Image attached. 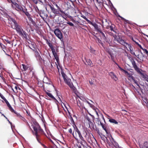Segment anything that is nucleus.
Here are the masks:
<instances>
[{"instance_id":"nucleus-27","label":"nucleus","mask_w":148,"mask_h":148,"mask_svg":"<svg viewBox=\"0 0 148 148\" xmlns=\"http://www.w3.org/2000/svg\"><path fill=\"white\" fill-rule=\"evenodd\" d=\"M47 43L50 47L51 49H53L54 47H53L52 44L50 42H49L48 40H47Z\"/></svg>"},{"instance_id":"nucleus-47","label":"nucleus","mask_w":148,"mask_h":148,"mask_svg":"<svg viewBox=\"0 0 148 148\" xmlns=\"http://www.w3.org/2000/svg\"><path fill=\"white\" fill-rule=\"evenodd\" d=\"M130 52L132 54L134 55L135 56H136V55H135V53L133 51V49H130Z\"/></svg>"},{"instance_id":"nucleus-42","label":"nucleus","mask_w":148,"mask_h":148,"mask_svg":"<svg viewBox=\"0 0 148 148\" xmlns=\"http://www.w3.org/2000/svg\"><path fill=\"white\" fill-rule=\"evenodd\" d=\"M144 53H146L147 55H148V51L146 49H143Z\"/></svg>"},{"instance_id":"nucleus-25","label":"nucleus","mask_w":148,"mask_h":148,"mask_svg":"<svg viewBox=\"0 0 148 148\" xmlns=\"http://www.w3.org/2000/svg\"><path fill=\"white\" fill-rule=\"evenodd\" d=\"M140 75L142 77L143 79V80H145L148 77V76L147 75L144 74L142 73L140 74Z\"/></svg>"},{"instance_id":"nucleus-59","label":"nucleus","mask_w":148,"mask_h":148,"mask_svg":"<svg viewBox=\"0 0 148 148\" xmlns=\"http://www.w3.org/2000/svg\"><path fill=\"white\" fill-rule=\"evenodd\" d=\"M62 17L63 18H64L66 20V18H65V17H64V15H63L62 16Z\"/></svg>"},{"instance_id":"nucleus-43","label":"nucleus","mask_w":148,"mask_h":148,"mask_svg":"<svg viewBox=\"0 0 148 148\" xmlns=\"http://www.w3.org/2000/svg\"><path fill=\"white\" fill-rule=\"evenodd\" d=\"M46 80H48V82H49V79L47 77H45V78H44V79H43V80H44L43 81H44V82H45L47 84H48V82H45V81Z\"/></svg>"},{"instance_id":"nucleus-24","label":"nucleus","mask_w":148,"mask_h":148,"mask_svg":"<svg viewBox=\"0 0 148 148\" xmlns=\"http://www.w3.org/2000/svg\"><path fill=\"white\" fill-rule=\"evenodd\" d=\"M22 12L25 13L26 15L27 16L28 18H29V17L31 16V15L29 14L28 12L27 11L26 9H24V12Z\"/></svg>"},{"instance_id":"nucleus-49","label":"nucleus","mask_w":148,"mask_h":148,"mask_svg":"<svg viewBox=\"0 0 148 148\" xmlns=\"http://www.w3.org/2000/svg\"><path fill=\"white\" fill-rule=\"evenodd\" d=\"M28 18L29 19V20L32 23H34V21L33 20L32 18H31V16L29 17V18Z\"/></svg>"},{"instance_id":"nucleus-32","label":"nucleus","mask_w":148,"mask_h":148,"mask_svg":"<svg viewBox=\"0 0 148 148\" xmlns=\"http://www.w3.org/2000/svg\"><path fill=\"white\" fill-rule=\"evenodd\" d=\"M30 27V25L29 23H28L27 24V26H26V27H25V29H26V31L27 32H30V30L29 29V27Z\"/></svg>"},{"instance_id":"nucleus-16","label":"nucleus","mask_w":148,"mask_h":148,"mask_svg":"<svg viewBox=\"0 0 148 148\" xmlns=\"http://www.w3.org/2000/svg\"><path fill=\"white\" fill-rule=\"evenodd\" d=\"M19 34L23 38L27 39V34L23 30Z\"/></svg>"},{"instance_id":"nucleus-12","label":"nucleus","mask_w":148,"mask_h":148,"mask_svg":"<svg viewBox=\"0 0 148 148\" xmlns=\"http://www.w3.org/2000/svg\"><path fill=\"white\" fill-rule=\"evenodd\" d=\"M113 50L112 49H107L106 50V51L110 56L111 59L114 62V54L113 53Z\"/></svg>"},{"instance_id":"nucleus-33","label":"nucleus","mask_w":148,"mask_h":148,"mask_svg":"<svg viewBox=\"0 0 148 148\" xmlns=\"http://www.w3.org/2000/svg\"><path fill=\"white\" fill-rule=\"evenodd\" d=\"M61 74L64 79L67 78L66 75L63 72H61Z\"/></svg>"},{"instance_id":"nucleus-3","label":"nucleus","mask_w":148,"mask_h":148,"mask_svg":"<svg viewBox=\"0 0 148 148\" xmlns=\"http://www.w3.org/2000/svg\"><path fill=\"white\" fill-rule=\"evenodd\" d=\"M32 128L35 132L34 134L36 136V138L37 141L39 143H40L39 139V135L38 134V133L40 132H42L43 130L40 128L39 125L38 123H36V124L32 125Z\"/></svg>"},{"instance_id":"nucleus-50","label":"nucleus","mask_w":148,"mask_h":148,"mask_svg":"<svg viewBox=\"0 0 148 148\" xmlns=\"http://www.w3.org/2000/svg\"><path fill=\"white\" fill-rule=\"evenodd\" d=\"M38 0L42 4H43L45 2V0Z\"/></svg>"},{"instance_id":"nucleus-64","label":"nucleus","mask_w":148,"mask_h":148,"mask_svg":"<svg viewBox=\"0 0 148 148\" xmlns=\"http://www.w3.org/2000/svg\"><path fill=\"white\" fill-rule=\"evenodd\" d=\"M43 145L45 148H47V147L45 145Z\"/></svg>"},{"instance_id":"nucleus-36","label":"nucleus","mask_w":148,"mask_h":148,"mask_svg":"<svg viewBox=\"0 0 148 148\" xmlns=\"http://www.w3.org/2000/svg\"><path fill=\"white\" fill-rule=\"evenodd\" d=\"M22 66H23V69L25 71H26V70H27L28 69V67L27 66H26L24 64H22Z\"/></svg>"},{"instance_id":"nucleus-7","label":"nucleus","mask_w":148,"mask_h":148,"mask_svg":"<svg viewBox=\"0 0 148 148\" xmlns=\"http://www.w3.org/2000/svg\"><path fill=\"white\" fill-rule=\"evenodd\" d=\"M109 140H107V143L109 146H111L112 145H114L115 147H116L118 144L115 142L111 136L108 137Z\"/></svg>"},{"instance_id":"nucleus-23","label":"nucleus","mask_w":148,"mask_h":148,"mask_svg":"<svg viewBox=\"0 0 148 148\" xmlns=\"http://www.w3.org/2000/svg\"><path fill=\"white\" fill-rule=\"evenodd\" d=\"M115 14L116 16H119V17H120V18H121V19L122 20H124L126 22V23H128V21L126 20V19H125L124 18H123V17H122L121 16H120L119 15V14L117 12H116V13H115Z\"/></svg>"},{"instance_id":"nucleus-9","label":"nucleus","mask_w":148,"mask_h":148,"mask_svg":"<svg viewBox=\"0 0 148 148\" xmlns=\"http://www.w3.org/2000/svg\"><path fill=\"white\" fill-rule=\"evenodd\" d=\"M64 80L65 83L69 86L70 88L72 89H74L75 87L73 83L71 82V80L70 79L67 78Z\"/></svg>"},{"instance_id":"nucleus-1","label":"nucleus","mask_w":148,"mask_h":148,"mask_svg":"<svg viewBox=\"0 0 148 148\" xmlns=\"http://www.w3.org/2000/svg\"><path fill=\"white\" fill-rule=\"evenodd\" d=\"M9 23L11 24V27L13 29L16 30L17 33L19 34L23 31V29L22 27L19 25L16 21L9 16L7 17Z\"/></svg>"},{"instance_id":"nucleus-54","label":"nucleus","mask_w":148,"mask_h":148,"mask_svg":"<svg viewBox=\"0 0 148 148\" xmlns=\"http://www.w3.org/2000/svg\"><path fill=\"white\" fill-rule=\"evenodd\" d=\"M110 29L112 31H114V30L113 29V27L112 26H110Z\"/></svg>"},{"instance_id":"nucleus-20","label":"nucleus","mask_w":148,"mask_h":148,"mask_svg":"<svg viewBox=\"0 0 148 148\" xmlns=\"http://www.w3.org/2000/svg\"><path fill=\"white\" fill-rule=\"evenodd\" d=\"M46 93L49 97L57 101V100H56V99L51 93L47 92H46Z\"/></svg>"},{"instance_id":"nucleus-21","label":"nucleus","mask_w":148,"mask_h":148,"mask_svg":"<svg viewBox=\"0 0 148 148\" xmlns=\"http://www.w3.org/2000/svg\"><path fill=\"white\" fill-rule=\"evenodd\" d=\"M85 60L86 61V62L88 65L91 66H92L93 63H92V61L90 59L87 60L85 58Z\"/></svg>"},{"instance_id":"nucleus-62","label":"nucleus","mask_w":148,"mask_h":148,"mask_svg":"<svg viewBox=\"0 0 148 148\" xmlns=\"http://www.w3.org/2000/svg\"><path fill=\"white\" fill-rule=\"evenodd\" d=\"M135 56H136L137 58H139V55H138L137 56L136 55Z\"/></svg>"},{"instance_id":"nucleus-18","label":"nucleus","mask_w":148,"mask_h":148,"mask_svg":"<svg viewBox=\"0 0 148 148\" xmlns=\"http://www.w3.org/2000/svg\"><path fill=\"white\" fill-rule=\"evenodd\" d=\"M12 110H11L10 109H9V110L12 112H14V113H15L16 114L17 116H18V117H19L21 119H22V118H23L22 116H21L18 113H17V112H16L15 110H14V109L12 108Z\"/></svg>"},{"instance_id":"nucleus-35","label":"nucleus","mask_w":148,"mask_h":148,"mask_svg":"<svg viewBox=\"0 0 148 148\" xmlns=\"http://www.w3.org/2000/svg\"><path fill=\"white\" fill-rule=\"evenodd\" d=\"M126 46H127V47H128V48L130 49H130H132V48L131 45L130 44H129L128 43H127L126 45V48H127V47H126Z\"/></svg>"},{"instance_id":"nucleus-55","label":"nucleus","mask_w":148,"mask_h":148,"mask_svg":"<svg viewBox=\"0 0 148 148\" xmlns=\"http://www.w3.org/2000/svg\"><path fill=\"white\" fill-rule=\"evenodd\" d=\"M26 112L27 114L29 116L30 115V113H29V111L28 110H26Z\"/></svg>"},{"instance_id":"nucleus-28","label":"nucleus","mask_w":148,"mask_h":148,"mask_svg":"<svg viewBox=\"0 0 148 148\" xmlns=\"http://www.w3.org/2000/svg\"><path fill=\"white\" fill-rule=\"evenodd\" d=\"M58 98H59V100L61 102V104H62V106L63 107V106H62V103L64 106L65 107V108L68 111V112L70 114V112L69 111L67 107H66V104L65 103H63V102H62V100H61V99H60V97H58Z\"/></svg>"},{"instance_id":"nucleus-46","label":"nucleus","mask_w":148,"mask_h":148,"mask_svg":"<svg viewBox=\"0 0 148 148\" xmlns=\"http://www.w3.org/2000/svg\"><path fill=\"white\" fill-rule=\"evenodd\" d=\"M17 89H18V87L16 86L14 87V90L12 89L13 90V91L15 92H17Z\"/></svg>"},{"instance_id":"nucleus-38","label":"nucleus","mask_w":148,"mask_h":148,"mask_svg":"<svg viewBox=\"0 0 148 148\" xmlns=\"http://www.w3.org/2000/svg\"><path fill=\"white\" fill-rule=\"evenodd\" d=\"M94 27L95 29H96L97 31L98 32L99 31H100V28L98 27L97 24H96V25Z\"/></svg>"},{"instance_id":"nucleus-31","label":"nucleus","mask_w":148,"mask_h":148,"mask_svg":"<svg viewBox=\"0 0 148 148\" xmlns=\"http://www.w3.org/2000/svg\"><path fill=\"white\" fill-rule=\"evenodd\" d=\"M131 62L134 68L137 66L136 64V62L134 60H133Z\"/></svg>"},{"instance_id":"nucleus-45","label":"nucleus","mask_w":148,"mask_h":148,"mask_svg":"<svg viewBox=\"0 0 148 148\" xmlns=\"http://www.w3.org/2000/svg\"><path fill=\"white\" fill-rule=\"evenodd\" d=\"M133 81L134 82V83L135 84H136L139 87H140V86H139V84H138V83L137 81L136 80H135L134 79H133Z\"/></svg>"},{"instance_id":"nucleus-44","label":"nucleus","mask_w":148,"mask_h":148,"mask_svg":"<svg viewBox=\"0 0 148 148\" xmlns=\"http://www.w3.org/2000/svg\"><path fill=\"white\" fill-rule=\"evenodd\" d=\"M51 50L52 51V53H53V55L57 53L55 51V49H54V48H53V49H51Z\"/></svg>"},{"instance_id":"nucleus-60","label":"nucleus","mask_w":148,"mask_h":148,"mask_svg":"<svg viewBox=\"0 0 148 148\" xmlns=\"http://www.w3.org/2000/svg\"><path fill=\"white\" fill-rule=\"evenodd\" d=\"M85 133L86 134V135L85 136V137H86V136L87 135V132L86 131H85Z\"/></svg>"},{"instance_id":"nucleus-51","label":"nucleus","mask_w":148,"mask_h":148,"mask_svg":"<svg viewBox=\"0 0 148 148\" xmlns=\"http://www.w3.org/2000/svg\"><path fill=\"white\" fill-rule=\"evenodd\" d=\"M9 44H10L11 43H12V41H9L8 40V39H6V40H5Z\"/></svg>"},{"instance_id":"nucleus-26","label":"nucleus","mask_w":148,"mask_h":148,"mask_svg":"<svg viewBox=\"0 0 148 148\" xmlns=\"http://www.w3.org/2000/svg\"><path fill=\"white\" fill-rule=\"evenodd\" d=\"M109 121L112 123H114L115 124H117L118 123L115 119H110L109 120Z\"/></svg>"},{"instance_id":"nucleus-56","label":"nucleus","mask_w":148,"mask_h":148,"mask_svg":"<svg viewBox=\"0 0 148 148\" xmlns=\"http://www.w3.org/2000/svg\"><path fill=\"white\" fill-rule=\"evenodd\" d=\"M145 81H146L147 82H148V77H147V78H146V79H145Z\"/></svg>"},{"instance_id":"nucleus-40","label":"nucleus","mask_w":148,"mask_h":148,"mask_svg":"<svg viewBox=\"0 0 148 148\" xmlns=\"http://www.w3.org/2000/svg\"><path fill=\"white\" fill-rule=\"evenodd\" d=\"M53 56H54L55 57V59L56 60V61H58L59 59H58V56H57V54L56 53V54H55L53 55Z\"/></svg>"},{"instance_id":"nucleus-10","label":"nucleus","mask_w":148,"mask_h":148,"mask_svg":"<svg viewBox=\"0 0 148 148\" xmlns=\"http://www.w3.org/2000/svg\"><path fill=\"white\" fill-rule=\"evenodd\" d=\"M1 98L2 99V100L1 101L3 103H5L8 107L9 109H10L11 110H12V107L10 104V103L7 100V99L5 98V97L2 94H1Z\"/></svg>"},{"instance_id":"nucleus-15","label":"nucleus","mask_w":148,"mask_h":148,"mask_svg":"<svg viewBox=\"0 0 148 148\" xmlns=\"http://www.w3.org/2000/svg\"><path fill=\"white\" fill-rule=\"evenodd\" d=\"M109 75L111 77L114 79L115 81H116L118 80V78H117L116 76L114 74L113 72H110L109 73Z\"/></svg>"},{"instance_id":"nucleus-34","label":"nucleus","mask_w":148,"mask_h":148,"mask_svg":"<svg viewBox=\"0 0 148 148\" xmlns=\"http://www.w3.org/2000/svg\"><path fill=\"white\" fill-rule=\"evenodd\" d=\"M132 40L135 42V43L141 49H143V48L140 45L138 42L134 41L133 40V38H132Z\"/></svg>"},{"instance_id":"nucleus-6","label":"nucleus","mask_w":148,"mask_h":148,"mask_svg":"<svg viewBox=\"0 0 148 148\" xmlns=\"http://www.w3.org/2000/svg\"><path fill=\"white\" fill-rule=\"evenodd\" d=\"M114 41V42H117L120 43L121 45L126 46L127 42L125 40L121 38H120L119 37L116 36V35L113 36Z\"/></svg>"},{"instance_id":"nucleus-11","label":"nucleus","mask_w":148,"mask_h":148,"mask_svg":"<svg viewBox=\"0 0 148 148\" xmlns=\"http://www.w3.org/2000/svg\"><path fill=\"white\" fill-rule=\"evenodd\" d=\"M34 48V49H33L32 48H31L32 49H33V51L35 52V56L37 60L39 61H41V60H42V59L39 53L37 51L36 49V47H33Z\"/></svg>"},{"instance_id":"nucleus-52","label":"nucleus","mask_w":148,"mask_h":148,"mask_svg":"<svg viewBox=\"0 0 148 148\" xmlns=\"http://www.w3.org/2000/svg\"><path fill=\"white\" fill-rule=\"evenodd\" d=\"M8 121L9 123L10 124L11 128L12 129L13 125L12 124V123L8 119Z\"/></svg>"},{"instance_id":"nucleus-37","label":"nucleus","mask_w":148,"mask_h":148,"mask_svg":"<svg viewBox=\"0 0 148 148\" xmlns=\"http://www.w3.org/2000/svg\"><path fill=\"white\" fill-rule=\"evenodd\" d=\"M81 17H82L83 18L85 19L88 23L90 22V20H88L85 16L82 14H81Z\"/></svg>"},{"instance_id":"nucleus-61","label":"nucleus","mask_w":148,"mask_h":148,"mask_svg":"<svg viewBox=\"0 0 148 148\" xmlns=\"http://www.w3.org/2000/svg\"><path fill=\"white\" fill-rule=\"evenodd\" d=\"M95 112H96V113L97 115H98V113L96 111Z\"/></svg>"},{"instance_id":"nucleus-5","label":"nucleus","mask_w":148,"mask_h":148,"mask_svg":"<svg viewBox=\"0 0 148 148\" xmlns=\"http://www.w3.org/2000/svg\"><path fill=\"white\" fill-rule=\"evenodd\" d=\"M9 2L10 1L12 2V7L13 8H14L15 10L19 11L22 12H24V9L23 7L21 5H19L18 4L15 2H12L11 0H8Z\"/></svg>"},{"instance_id":"nucleus-8","label":"nucleus","mask_w":148,"mask_h":148,"mask_svg":"<svg viewBox=\"0 0 148 148\" xmlns=\"http://www.w3.org/2000/svg\"><path fill=\"white\" fill-rule=\"evenodd\" d=\"M54 33L56 36L60 40H62L63 36L62 34L58 29L56 28L54 30Z\"/></svg>"},{"instance_id":"nucleus-53","label":"nucleus","mask_w":148,"mask_h":148,"mask_svg":"<svg viewBox=\"0 0 148 148\" xmlns=\"http://www.w3.org/2000/svg\"><path fill=\"white\" fill-rule=\"evenodd\" d=\"M69 132L70 133L72 134H73V133H72V131L71 128H70L69 129Z\"/></svg>"},{"instance_id":"nucleus-29","label":"nucleus","mask_w":148,"mask_h":148,"mask_svg":"<svg viewBox=\"0 0 148 148\" xmlns=\"http://www.w3.org/2000/svg\"><path fill=\"white\" fill-rule=\"evenodd\" d=\"M135 70L140 74L142 73L140 71V69L137 66L134 68Z\"/></svg>"},{"instance_id":"nucleus-4","label":"nucleus","mask_w":148,"mask_h":148,"mask_svg":"<svg viewBox=\"0 0 148 148\" xmlns=\"http://www.w3.org/2000/svg\"><path fill=\"white\" fill-rule=\"evenodd\" d=\"M90 116H86V119L88 121L89 125V127L91 129L94 128V124L92 122L94 120V116L89 114Z\"/></svg>"},{"instance_id":"nucleus-17","label":"nucleus","mask_w":148,"mask_h":148,"mask_svg":"<svg viewBox=\"0 0 148 148\" xmlns=\"http://www.w3.org/2000/svg\"><path fill=\"white\" fill-rule=\"evenodd\" d=\"M140 148H148V142H145L143 145H140Z\"/></svg>"},{"instance_id":"nucleus-13","label":"nucleus","mask_w":148,"mask_h":148,"mask_svg":"<svg viewBox=\"0 0 148 148\" xmlns=\"http://www.w3.org/2000/svg\"><path fill=\"white\" fill-rule=\"evenodd\" d=\"M49 6L54 14H59V12L58 10L55 9L53 6L51 5H49Z\"/></svg>"},{"instance_id":"nucleus-22","label":"nucleus","mask_w":148,"mask_h":148,"mask_svg":"<svg viewBox=\"0 0 148 148\" xmlns=\"http://www.w3.org/2000/svg\"><path fill=\"white\" fill-rule=\"evenodd\" d=\"M100 124L101 125L102 127V128L103 129V130L105 131L106 132L107 134H108V130L106 128V127L104 125V124L102 123L101 122H100Z\"/></svg>"},{"instance_id":"nucleus-48","label":"nucleus","mask_w":148,"mask_h":148,"mask_svg":"<svg viewBox=\"0 0 148 148\" xmlns=\"http://www.w3.org/2000/svg\"><path fill=\"white\" fill-rule=\"evenodd\" d=\"M98 42L103 47V43L101 42V40L99 39H98Z\"/></svg>"},{"instance_id":"nucleus-2","label":"nucleus","mask_w":148,"mask_h":148,"mask_svg":"<svg viewBox=\"0 0 148 148\" xmlns=\"http://www.w3.org/2000/svg\"><path fill=\"white\" fill-rule=\"evenodd\" d=\"M73 135L74 138L76 140H78L79 137V139L82 141H84V140L83 137L82 136L80 131L78 128L76 127L74 129V131L73 133Z\"/></svg>"},{"instance_id":"nucleus-58","label":"nucleus","mask_w":148,"mask_h":148,"mask_svg":"<svg viewBox=\"0 0 148 148\" xmlns=\"http://www.w3.org/2000/svg\"><path fill=\"white\" fill-rule=\"evenodd\" d=\"M50 140L51 141V142L53 144H54V143L53 142V141L51 139H50Z\"/></svg>"},{"instance_id":"nucleus-57","label":"nucleus","mask_w":148,"mask_h":148,"mask_svg":"<svg viewBox=\"0 0 148 148\" xmlns=\"http://www.w3.org/2000/svg\"><path fill=\"white\" fill-rule=\"evenodd\" d=\"M59 14L60 16H61L63 15V14H62L60 13V12H59V14Z\"/></svg>"},{"instance_id":"nucleus-39","label":"nucleus","mask_w":148,"mask_h":148,"mask_svg":"<svg viewBox=\"0 0 148 148\" xmlns=\"http://www.w3.org/2000/svg\"><path fill=\"white\" fill-rule=\"evenodd\" d=\"M88 23L90 24L91 25H92L94 27L95 26V25H96L97 24H96L95 23H92L90 21V22H89Z\"/></svg>"},{"instance_id":"nucleus-63","label":"nucleus","mask_w":148,"mask_h":148,"mask_svg":"<svg viewBox=\"0 0 148 148\" xmlns=\"http://www.w3.org/2000/svg\"><path fill=\"white\" fill-rule=\"evenodd\" d=\"M90 105V107H92V105L91 104H90L89 105Z\"/></svg>"},{"instance_id":"nucleus-19","label":"nucleus","mask_w":148,"mask_h":148,"mask_svg":"<svg viewBox=\"0 0 148 148\" xmlns=\"http://www.w3.org/2000/svg\"><path fill=\"white\" fill-rule=\"evenodd\" d=\"M12 110H11L10 109H9V110L12 112H14V113H15L16 114L17 116H18V117H19L21 119H22V118H23L22 116H21L18 113H17V112H16L15 110H14V109L12 108Z\"/></svg>"},{"instance_id":"nucleus-30","label":"nucleus","mask_w":148,"mask_h":148,"mask_svg":"<svg viewBox=\"0 0 148 148\" xmlns=\"http://www.w3.org/2000/svg\"><path fill=\"white\" fill-rule=\"evenodd\" d=\"M115 64L117 65L118 66V67L119 68V69L120 70H121V71H123L125 72V73H127V72L126 71L124 70V69H122L118 64H117L115 62Z\"/></svg>"},{"instance_id":"nucleus-41","label":"nucleus","mask_w":148,"mask_h":148,"mask_svg":"<svg viewBox=\"0 0 148 148\" xmlns=\"http://www.w3.org/2000/svg\"><path fill=\"white\" fill-rule=\"evenodd\" d=\"M67 23L69 25L71 26H74V24L72 22L70 21L67 22Z\"/></svg>"},{"instance_id":"nucleus-14","label":"nucleus","mask_w":148,"mask_h":148,"mask_svg":"<svg viewBox=\"0 0 148 148\" xmlns=\"http://www.w3.org/2000/svg\"><path fill=\"white\" fill-rule=\"evenodd\" d=\"M98 32L99 33V34L102 38L104 40L106 41V42H107L108 41L107 40V39L106 37V36L105 35L104 33L102 31H101V29L100 30V31H99Z\"/></svg>"}]
</instances>
